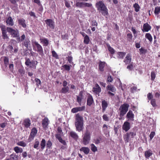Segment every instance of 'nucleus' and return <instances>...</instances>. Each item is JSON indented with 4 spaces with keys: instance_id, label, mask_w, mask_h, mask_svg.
Returning <instances> with one entry per match:
<instances>
[{
    "instance_id": "39448f33",
    "label": "nucleus",
    "mask_w": 160,
    "mask_h": 160,
    "mask_svg": "<svg viewBox=\"0 0 160 160\" xmlns=\"http://www.w3.org/2000/svg\"><path fill=\"white\" fill-rule=\"evenodd\" d=\"M129 105L127 103H124L119 108L120 111L119 116L122 118L126 113L128 110Z\"/></svg>"
},
{
    "instance_id": "79ce46f5",
    "label": "nucleus",
    "mask_w": 160,
    "mask_h": 160,
    "mask_svg": "<svg viewBox=\"0 0 160 160\" xmlns=\"http://www.w3.org/2000/svg\"><path fill=\"white\" fill-rule=\"evenodd\" d=\"M91 149L93 152H95L97 151V148L93 144H91L90 145Z\"/></svg>"
},
{
    "instance_id": "37998d69",
    "label": "nucleus",
    "mask_w": 160,
    "mask_h": 160,
    "mask_svg": "<svg viewBox=\"0 0 160 160\" xmlns=\"http://www.w3.org/2000/svg\"><path fill=\"white\" fill-rule=\"evenodd\" d=\"M89 38L88 36L86 35L85 36L84 40V43L86 44H88L89 43Z\"/></svg>"
},
{
    "instance_id": "c9c22d12",
    "label": "nucleus",
    "mask_w": 160,
    "mask_h": 160,
    "mask_svg": "<svg viewBox=\"0 0 160 160\" xmlns=\"http://www.w3.org/2000/svg\"><path fill=\"white\" fill-rule=\"evenodd\" d=\"M46 144V142L45 140L42 139L40 143V146L42 150H43L45 148Z\"/></svg>"
},
{
    "instance_id": "de8ad7c7",
    "label": "nucleus",
    "mask_w": 160,
    "mask_h": 160,
    "mask_svg": "<svg viewBox=\"0 0 160 160\" xmlns=\"http://www.w3.org/2000/svg\"><path fill=\"white\" fill-rule=\"evenodd\" d=\"M58 133L56 134H59L60 136H61V135H63V132H62V130L61 128L60 127H58L57 129Z\"/></svg>"
},
{
    "instance_id": "5fc2aeb1",
    "label": "nucleus",
    "mask_w": 160,
    "mask_h": 160,
    "mask_svg": "<svg viewBox=\"0 0 160 160\" xmlns=\"http://www.w3.org/2000/svg\"><path fill=\"white\" fill-rule=\"evenodd\" d=\"M2 36L4 39H8V37L7 34V32H2Z\"/></svg>"
},
{
    "instance_id": "bb28decb",
    "label": "nucleus",
    "mask_w": 160,
    "mask_h": 160,
    "mask_svg": "<svg viewBox=\"0 0 160 160\" xmlns=\"http://www.w3.org/2000/svg\"><path fill=\"white\" fill-rule=\"evenodd\" d=\"M18 23L19 24L22 25V26L23 28H26V25L25 22V20L23 19H19L18 20Z\"/></svg>"
},
{
    "instance_id": "b1692460",
    "label": "nucleus",
    "mask_w": 160,
    "mask_h": 160,
    "mask_svg": "<svg viewBox=\"0 0 160 160\" xmlns=\"http://www.w3.org/2000/svg\"><path fill=\"white\" fill-rule=\"evenodd\" d=\"M106 88L107 90L110 91L112 92H114L116 91L115 88L111 84L108 85Z\"/></svg>"
},
{
    "instance_id": "9b49d317",
    "label": "nucleus",
    "mask_w": 160,
    "mask_h": 160,
    "mask_svg": "<svg viewBox=\"0 0 160 160\" xmlns=\"http://www.w3.org/2000/svg\"><path fill=\"white\" fill-rule=\"evenodd\" d=\"M131 128L130 124L128 122H125L122 126V129L126 132H127Z\"/></svg>"
},
{
    "instance_id": "774afa93",
    "label": "nucleus",
    "mask_w": 160,
    "mask_h": 160,
    "mask_svg": "<svg viewBox=\"0 0 160 160\" xmlns=\"http://www.w3.org/2000/svg\"><path fill=\"white\" fill-rule=\"evenodd\" d=\"M52 144L50 140H48L46 143V147L48 148H50L52 146Z\"/></svg>"
},
{
    "instance_id": "423d86ee",
    "label": "nucleus",
    "mask_w": 160,
    "mask_h": 160,
    "mask_svg": "<svg viewBox=\"0 0 160 160\" xmlns=\"http://www.w3.org/2000/svg\"><path fill=\"white\" fill-rule=\"evenodd\" d=\"M136 135L135 132H130L126 133L124 136V139L126 142H128L131 138H133Z\"/></svg>"
},
{
    "instance_id": "f3484780",
    "label": "nucleus",
    "mask_w": 160,
    "mask_h": 160,
    "mask_svg": "<svg viewBox=\"0 0 160 160\" xmlns=\"http://www.w3.org/2000/svg\"><path fill=\"white\" fill-rule=\"evenodd\" d=\"M151 28L149 25L148 23H145L143 24L142 30L143 32H148L151 29Z\"/></svg>"
},
{
    "instance_id": "72a5a7b5",
    "label": "nucleus",
    "mask_w": 160,
    "mask_h": 160,
    "mask_svg": "<svg viewBox=\"0 0 160 160\" xmlns=\"http://www.w3.org/2000/svg\"><path fill=\"white\" fill-rule=\"evenodd\" d=\"M13 149L17 153H21L23 151L22 148L18 146L15 147Z\"/></svg>"
},
{
    "instance_id": "338daca9",
    "label": "nucleus",
    "mask_w": 160,
    "mask_h": 160,
    "mask_svg": "<svg viewBox=\"0 0 160 160\" xmlns=\"http://www.w3.org/2000/svg\"><path fill=\"white\" fill-rule=\"evenodd\" d=\"M132 35L131 33H128L127 34L128 39L129 41L131 40L132 38Z\"/></svg>"
},
{
    "instance_id": "7c9ffc66",
    "label": "nucleus",
    "mask_w": 160,
    "mask_h": 160,
    "mask_svg": "<svg viewBox=\"0 0 160 160\" xmlns=\"http://www.w3.org/2000/svg\"><path fill=\"white\" fill-rule=\"evenodd\" d=\"M40 41L41 42L44 44L43 46H47L48 44V40L46 38H40Z\"/></svg>"
},
{
    "instance_id": "e433bc0d",
    "label": "nucleus",
    "mask_w": 160,
    "mask_h": 160,
    "mask_svg": "<svg viewBox=\"0 0 160 160\" xmlns=\"http://www.w3.org/2000/svg\"><path fill=\"white\" fill-rule=\"evenodd\" d=\"M82 99V94L80 93L79 96H77V101L80 106L81 105V101Z\"/></svg>"
},
{
    "instance_id": "ea45409f",
    "label": "nucleus",
    "mask_w": 160,
    "mask_h": 160,
    "mask_svg": "<svg viewBox=\"0 0 160 160\" xmlns=\"http://www.w3.org/2000/svg\"><path fill=\"white\" fill-rule=\"evenodd\" d=\"M145 38L148 39L150 42H152V37L149 33H147L145 36Z\"/></svg>"
},
{
    "instance_id": "a18cd8bd",
    "label": "nucleus",
    "mask_w": 160,
    "mask_h": 160,
    "mask_svg": "<svg viewBox=\"0 0 160 160\" xmlns=\"http://www.w3.org/2000/svg\"><path fill=\"white\" fill-rule=\"evenodd\" d=\"M3 61L4 64L6 67H7L8 64L9 63V59L7 57H4Z\"/></svg>"
},
{
    "instance_id": "4be33fe9",
    "label": "nucleus",
    "mask_w": 160,
    "mask_h": 160,
    "mask_svg": "<svg viewBox=\"0 0 160 160\" xmlns=\"http://www.w3.org/2000/svg\"><path fill=\"white\" fill-rule=\"evenodd\" d=\"M7 24L9 26H12L14 25L13 19L11 17H9L6 21Z\"/></svg>"
},
{
    "instance_id": "1a4fd4ad",
    "label": "nucleus",
    "mask_w": 160,
    "mask_h": 160,
    "mask_svg": "<svg viewBox=\"0 0 160 160\" xmlns=\"http://www.w3.org/2000/svg\"><path fill=\"white\" fill-rule=\"evenodd\" d=\"M45 22L48 27L53 29L55 28V22L53 21L51 19H48L45 21Z\"/></svg>"
},
{
    "instance_id": "20e7f679",
    "label": "nucleus",
    "mask_w": 160,
    "mask_h": 160,
    "mask_svg": "<svg viewBox=\"0 0 160 160\" xmlns=\"http://www.w3.org/2000/svg\"><path fill=\"white\" fill-rule=\"evenodd\" d=\"M32 45L33 49L38 52L39 54L42 56L44 55L43 48L42 46L36 41L32 42Z\"/></svg>"
},
{
    "instance_id": "e2e57ef3",
    "label": "nucleus",
    "mask_w": 160,
    "mask_h": 160,
    "mask_svg": "<svg viewBox=\"0 0 160 160\" xmlns=\"http://www.w3.org/2000/svg\"><path fill=\"white\" fill-rule=\"evenodd\" d=\"M155 135V132H152L149 135L150 140H151Z\"/></svg>"
},
{
    "instance_id": "a211bd4d",
    "label": "nucleus",
    "mask_w": 160,
    "mask_h": 160,
    "mask_svg": "<svg viewBox=\"0 0 160 160\" xmlns=\"http://www.w3.org/2000/svg\"><path fill=\"white\" fill-rule=\"evenodd\" d=\"M106 65V63L104 62L100 61L98 67L99 70L100 71L102 72L104 71V68Z\"/></svg>"
},
{
    "instance_id": "6e6552de",
    "label": "nucleus",
    "mask_w": 160,
    "mask_h": 160,
    "mask_svg": "<svg viewBox=\"0 0 160 160\" xmlns=\"http://www.w3.org/2000/svg\"><path fill=\"white\" fill-rule=\"evenodd\" d=\"M76 6L80 8H82L84 7H89L92 6V4L84 2H78L76 3Z\"/></svg>"
},
{
    "instance_id": "c03bdc74",
    "label": "nucleus",
    "mask_w": 160,
    "mask_h": 160,
    "mask_svg": "<svg viewBox=\"0 0 160 160\" xmlns=\"http://www.w3.org/2000/svg\"><path fill=\"white\" fill-rule=\"evenodd\" d=\"M71 66V65H68L67 64H65L62 67L64 68L65 70L69 71L70 69V67Z\"/></svg>"
},
{
    "instance_id": "aec40b11",
    "label": "nucleus",
    "mask_w": 160,
    "mask_h": 160,
    "mask_svg": "<svg viewBox=\"0 0 160 160\" xmlns=\"http://www.w3.org/2000/svg\"><path fill=\"white\" fill-rule=\"evenodd\" d=\"M99 11L100 12L102 15L104 16H106L108 14V9L106 6Z\"/></svg>"
},
{
    "instance_id": "09e8293b",
    "label": "nucleus",
    "mask_w": 160,
    "mask_h": 160,
    "mask_svg": "<svg viewBox=\"0 0 160 160\" xmlns=\"http://www.w3.org/2000/svg\"><path fill=\"white\" fill-rule=\"evenodd\" d=\"M10 158H11L13 160H16L18 159V156L15 153H13L12 154L10 155Z\"/></svg>"
},
{
    "instance_id": "603ef678",
    "label": "nucleus",
    "mask_w": 160,
    "mask_h": 160,
    "mask_svg": "<svg viewBox=\"0 0 160 160\" xmlns=\"http://www.w3.org/2000/svg\"><path fill=\"white\" fill-rule=\"evenodd\" d=\"M100 138H94L93 141V142L95 143L96 144H98L100 143Z\"/></svg>"
},
{
    "instance_id": "9d476101",
    "label": "nucleus",
    "mask_w": 160,
    "mask_h": 160,
    "mask_svg": "<svg viewBox=\"0 0 160 160\" xmlns=\"http://www.w3.org/2000/svg\"><path fill=\"white\" fill-rule=\"evenodd\" d=\"M85 109V107L84 106L82 107H76L72 108L71 109V112L72 113H76L78 112L83 111Z\"/></svg>"
},
{
    "instance_id": "dca6fc26",
    "label": "nucleus",
    "mask_w": 160,
    "mask_h": 160,
    "mask_svg": "<svg viewBox=\"0 0 160 160\" xmlns=\"http://www.w3.org/2000/svg\"><path fill=\"white\" fill-rule=\"evenodd\" d=\"M131 55L130 53L128 54L124 60L126 64H129L131 61Z\"/></svg>"
},
{
    "instance_id": "6e6d98bb",
    "label": "nucleus",
    "mask_w": 160,
    "mask_h": 160,
    "mask_svg": "<svg viewBox=\"0 0 160 160\" xmlns=\"http://www.w3.org/2000/svg\"><path fill=\"white\" fill-rule=\"evenodd\" d=\"M17 145L23 147H25L26 146V143L23 141H20L17 143Z\"/></svg>"
},
{
    "instance_id": "f8f14e48",
    "label": "nucleus",
    "mask_w": 160,
    "mask_h": 160,
    "mask_svg": "<svg viewBox=\"0 0 160 160\" xmlns=\"http://www.w3.org/2000/svg\"><path fill=\"white\" fill-rule=\"evenodd\" d=\"M21 42H22V45L24 46L27 49H28L29 46L30 45V41L28 38H25V39Z\"/></svg>"
},
{
    "instance_id": "3c124183",
    "label": "nucleus",
    "mask_w": 160,
    "mask_h": 160,
    "mask_svg": "<svg viewBox=\"0 0 160 160\" xmlns=\"http://www.w3.org/2000/svg\"><path fill=\"white\" fill-rule=\"evenodd\" d=\"M140 51V54H145L147 52V50L145 49L144 48H141L139 49Z\"/></svg>"
},
{
    "instance_id": "f257e3e1",
    "label": "nucleus",
    "mask_w": 160,
    "mask_h": 160,
    "mask_svg": "<svg viewBox=\"0 0 160 160\" xmlns=\"http://www.w3.org/2000/svg\"><path fill=\"white\" fill-rule=\"evenodd\" d=\"M7 31L10 33L13 38H16V39L18 42H21L25 38V35L23 34L20 37L19 31L17 29H14L13 28L7 27Z\"/></svg>"
},
{
    "instance_id": "c756f323",
    "label": "nucleus",
    "mask_w": 160,
    "mask_h": 160,
    "mask_svg": "<svg viewBox=\"0 0 160 160\" xmlns=\"http://www.w3.org/2000/svg\"><path fill=\"white\" fill-rule=\"evenodd\" d=\"M48 119L47 118H45L43 120L42 122V125L44 128H46L48 125Z\"/></svg>"
},
{
    "instance_id": "69168bd1",
    "label": "nucleus",
    "mask_w": 160,
    "mask_h": 160,
    "mask_svg": "<svg viewBox=\"0 0 160 160\" xmlns=\"http://www.w3.org/2000/svg\"><path fill=\"white\" fill-rule=\"evenodd\" d=\"M35 81L36 82V84L38 86L39 85L41 84V82L39 79L37 78H35Z\"/></svg>"
},
{
    "instance_id": "13d9d810",
    "label": "nucleus",
    "mask_w": 160,
    "mask_h": 160,
    "mask_svg": "<svg viewBox=\"0 0 160 160\" xmlns=\"http://www.w3.org/2000/svg\"><path fill=\"white\" fill-rule=\"evenodd\" d=\"M156 77V75L155 73L154 72H152L151 74V80L153 81L155 79Z\"/></svg>"
},
{
    "instance_id": "7ed1b4c3",
    "label": "nucleus",
    "mask_w": 160,
    "mask_h": 160,
    "mask_svg": "<svg viewBox=\"0 0 160 160\" xmlns=\"http://www.w3.org/2000/svg\"><path fill=\"white\" fill-rule=\"evenodd\" d=\"M82 142L84 145H87L89 143L91 139V133L87 130L82 136Z\"/></svg>"
},
{
    "instance_id": "ddd939ff",
    "label": "nucleus",
    "mask_w": 160,
    "mask_h": 160,
    "mask_svg": "<svg viewBox=\"0 0 160 160\" xmlns=\"http://www.w3.org/2000/svg\"><path fill=\"white\" fill-rule=\"evenodd\" d=\"M96 6L98 10H99L106 7L103 2L102 1L97 2L96 4Z\"/></svg>"
},
{
    "instance_id": "052dcab7",
    "label": "nucleus",
    "mask_w": 160,
    "mask_h": 160,
    "mask_svg": "<svg viewBox=\"0 0 160 160\" xmlns=\"http://www.w3.org/2000/svg\"><path fill=\"white\" fill-rule=\"evenodd\" d=\"M153 96L151 93H148L147 94V98L149 100H151L153 98Z\"/></svg>"
},
{
    "instance_id": "2f4dec72",
    "label": "nucleus",
    "mask_w": 160,
    "mask_h": 160,
    "mask_svg": "<svg viewBox=\"0 0 160 160\" xmlns=\"http://www.w3.org/2000/svg\"><path fill=\"white\" fill-rule=\"evenodd\" d=\"M107 46L108 51L111 54H113L115 52V50L114 49L111 47L108 44H107Z\"/></svg>"
},
{
    "instance_id": "cd10ccee",
    "label": "nucleus",
    "mask_w": 160,
    "mask_h": 160,
    "mask_svg": "<svg viewBox=\"0 0 160 160\" xmlns=\"http://www.w3.org/2000/svg\"><path fill=\"white\" fill-rule=\"evenodd\" d=\"M69 134L70 136L74 139H77L78 138V135L74 132L71 131L70 132Z\"/></svg>"
},
{
    "instance_id": "f03ea898",
    "label": "nucleus",
    "mask_w": 160,
    "mask_h": 160,
    "mask_svg": "<svg viewBox=\"0 0 160 160\" xmlns=\"http://www.w3.org/2000/svg\"><path fill=\"white\" fill-rule=\"evenodd\" d=\"M76 128L78 131L81 132L83 128V118L79 114L76 115V122H75Z\"/></svg>"
},
{
    "instance_id": "4d7b16f0",
    "label": "nucleus",
    "mask_w": 160,
    "mask_h": 160,
    "mask_svg": "<svg viewBox=\"0 0 160 160\" xmlns=\"http://www.w3.org/2000/svg\"><path fill=\"white\" fill-rule=\"evenodd\" d=\"M151 103L153 107H155L157 106L156 103V99H152L151 100Z\"/></svg>"
},
{
    "instance_id": "a19ab883",
    "label": "nucleus",
    "mask_w": 160,
    "mask_h": 160,
    "mask_svg": "<svg viewBox=\"0 0 160 160\" xmlns=\"http://www.w3.org/2000/svg\"><path fill=\"white\" fill-rule=\"evenodd\" d=\"M133 7L135 8V10L136 12H138L139 11L140 7L138 3H135L133 5Z\"/></svg>"
},
{
    "instance_id": "c85d7f7f",
    "label": "nucleus",
    "mask_w": 160,
    "mask_h": 160,
    "mask_svg": "<svg viewBox=\"0 0 160 160\" xmlns=\"http://www.w3.org/2000/svg\"><path fill=\"white\" fill-rule=\"evenodd\" d=\"M80 150L83 152L85 154H88L89 153L90 150L88 147H83L80 149Z\"/></svg>"
},
{
    "instance_id": "680f3d73",
    "label": "nucleus",
    "mask_w": 160,
    "mask_h": 160,
    "mask_svg": "<svg viewBox=\"0 0 160 160\" xmlns=\"http://www.w3.org/2000/svg\"><path fill=\"white\" fill-rule=\"evenodd\" d=\"M52 56L56 58L57 59L58 58V55L56 52L54 50L52 51Z\"/></svg>"
},
{
    "instance_id": "f704fd0d",
    "label": "nucleus",
    "mask_w": 160,
    "mask_h": 160,
    "mask_svg": "<svg viewBox=\"0 0 160 160\" xmlns=\"http://www.w3.org/2000/svg\"><path fill=\"white\" fill-rule=\"evenodd\" d=\"M38 64V62L36 61H31L30 67L32 68H34L35 69L36 66Z\"/></svg>"
},
{
    "instance_id": "58836bf2",
    "label": "nucleus",
    "mask_w": 160,
    "mask_h": 160,
    "mask_svg": "<svg viewBox=\"0 0 160 160\" xmlns=\"http://www.w3.org/2000/svg\"><path fill=\"white\" fill-rule=\"evenodd\" d=\"M40 144L39 142L37 139H36L34 142V148L37 150L39 149V146Z\"/></svg>"
},
{
    "instance_id": "473e14b6",
    "label": "nucleus",
    "mask_w": 160,
    "mask_h": 160,
    "mask_svg": "<svg viewBox=\"0 0 160 160\" xmlns=\"http://www.w3.org/2000/svg\"><path fill=\"white\" fill-rule=\"evenodd\" d=\"M37 131L36 128H33L31 132L30 136L32 138H34L37 133Z\"/></svg>"
},
{
    "instance_id": "bf43d9fd",
    "label": "nucleus",
    "mask_w": 160,
    "mask_h": 160,
    "mask_svg": "<svg viewBox=\"0 0 160 160\" xmlns=\"http://www.w3.org/2000/svg\"><path fill=\"white\" fill-rule=\"evenodd\" d=\"M117 82L118 83V88L120 89L121 88L122 90H123V88H122V83L119 79Z\"/></svg>"
},
{
    "instance_id": "2eb2a0df",
    "label": "nucleus",
    "mask_w": 160,
    "mask_h": 160,
    "mask_svg": "<svg viewBox=\"0 0 160 160\" xmlns=\"http://www.w3.org/2000/svg\"><path fill=\"white\" fill-rule=\"evenodd\" d=\"M93 102V100L92 96L89 94L87 97V104L90 106Z\"/></svg>"
},
{
    "instance_id": "412c9836",
    "label": "nucleus",
    "mask_w": 160,
    "mask_h": 160,
    "mask_svg": "<svg viewBox=\"0 0 160 160\" xmlns=\"http://www.w3.org/2000/svg\"><path fill=\"white\" fill-rule=\"evenodd\" d=\"M23 124L26 128H28L31 125V121L29 118L25 119L23 122Z\"/></svg>"
},
{
    "instance_id": "0e129e2a",
    "label": "nucleus",
    "mask_w": 160,
    "mask_h": 160,
    "mask_svg": "<svg viewBox=\"0 0 160 160\" xmlns=\"http://www.w3.org/2000/svg\"><path fill=\"white\" fill-rule=\"evenodd\" d=\"M28 14L30 15L32 17L35 18H37L34 12L30 11L29 12Z\"/></svg>"
},
{
    "instance_id": "0eeeda50",
    "label": "nucleus",
    "mask_w": 160,
    "mask_h": 160,
    "mask_svg": "<svg viewBox=\"0 0 160 160\" xmlns=\"http://www.w3.org/2000/svg\"><path fill=\"white\" fill-rule=\"evenodd\" d=\"M92 91L97 97H98L100 95V93L101 91V89L98 84L96 83L92 88Z\"/></svg>"
},
{
    "instance_id": "8fccbe9b",
    "label": "nucleus",
    "mask_w": 160,
    "mask_h": 160,
    "mask_svg": "<svg viewBox=\"0 0 160 160\" xmlns=\"http://www.w3.org/2000/svg\"><path fill=\"white\" fill-rule=\"evenodd\" d=\"M160 12V7H157L155 8L154 13L155 15H158Z\"/></svg>"
},
{
    "instance_id": "a878e982",
    "label": "nucleus",
    "mask_w": 160,
    "mask_h": 160,
    "mask_svg": "<svg viewBox=\"0 0 160 160\" xmlns=\"http://www.w3.org/2000/svg\"><path fill=\"white\" fill-rule=\"evenodd\" d=\"M55 137L58 140L59 142L63 145H65L66 144V143L65 141L62 139L61 136H60L59 134H56Z\"/></svg>"
},
{
    "instance_id": "4468645a",
    "label": "nucleus",
    "mask_w": 160,
    "mask_h": 160,
    "mask_svg": "<svg viewBox=\"0 0 160 160\" xmlns=\"http://www.w3.org/2000/svg\"><path fill=\"white\" fill-rule=\"evenodd\" d=\"M134 115L133 113L131 111H129L128 112L126 117L127 118H128V120L130 121H133L134 120Z\"/></svg>"
},
{
    "instance_id": "5701e85b",
    "label": "nucleus",
    "mask_w": 160,
    "mask_h": 160,
    "mask_svg": "<svg viewBox=\"0 0 160 160\" xmlns=\"http://www.w3.org/2000/svg\"><path fill=\"white\" fill-rule=\"evenodd\" d=\"M152 154V151L150 150H148L145 152V156L148 159Z\"/></svg>"
},
{
    "instance_id": "49530a36",
    "label": "nucleus",
    "mask_w": 160,
    "mask_h": 160,
    "mask_svg": "<svg viewBox=\"0 0 160 160\" xmlns=\"http://www.w3.org/2000/svg\"><path fill=\"white\" fill-rule=\"evenodd\" d=\"M108 127L105 124H104L103 125V130L104 132L105 133H107L108 132Z\"/></svg>"
},
{
    "instance_id": "6ab92c4d",
    "label": "nucleus",
    "mask_w": 160,
    "mask_h": 160,
    "mask_svg": "<svg viewBox=\"0 0 160 160\" xmlns=\"http://www.w3.org/2000/svg\"><path fill=\"white\" fill-rule=\"evenodd\" d=\"M102 112H104L108 106V103L105 100H103L102 102Z\"/></svg>"
},
{
    "instance_id": "393cba45",
    "label": "nucleus",
    "mask_w": 160,
    "mask_h": 160,
    "mask_svg": "<svg viewBox=\"0 0 160 160\" xmlns=\"http://www.w3.org/2000/svg\"><path fill=\"white\" fill-rule=\"evenodd\" d=\"M126 53L124 52H118L117 53V57L118 58L123 59Z\"/></svg>"
},
{
    "instance_id": "864d4df0",
    "label": "nucleus",
    "mask_w": 160,
    "mask_h": 160,
    "mask_svg": "<svg viewBox=\"0 0 160 160\" xmlns=\"http://www.w3.org/2000/svg\"><path fill=\"white\" fill-rule=\"evenodd\" d=\"M131 30L134 34V37L136 38L137 36V33L138 32L133 27L132 28Z\"/></svg>"
},
{
    "instance_id": "4c0bfd02",
    "label": "nucleus",
    "mask_w": 160,
    "mask_h": 160,
    "mask_svg": "<svg viewBox=\"0 0 160 160\" xmlns=\"http://www.w3.org/2000/svg\"><path fill=\"white\" fill-rule=\"evenodd\" d=\"M69 90L68 87H63L61 90V92L63 93H66L68 92Z\"/></svg>"
}]
</instances>
